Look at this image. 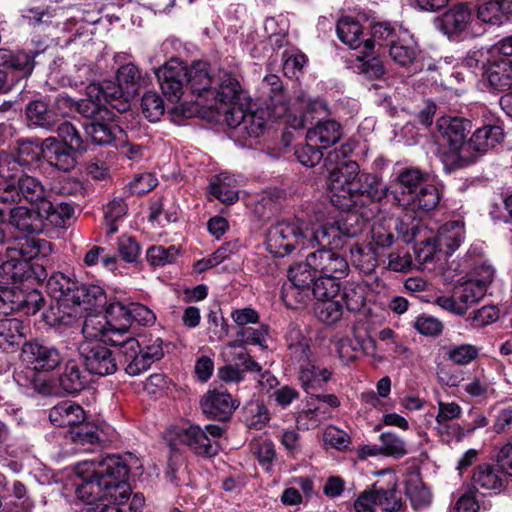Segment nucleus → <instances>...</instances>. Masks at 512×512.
Here are the masks:
<instances>
[{
  "mask_svg": "<svg viewBox=\"0 0 512 512\" xmlns=\"http://www.w3.org/2000/svg\"><path fill=\"white\" fill-rule=\"evenodd\" d=\"M406 496L414 509L418 510L430 504L431 494L420 480L419 474L410 475L405 486Z\"/></svg>",
  "mask_w": 512,
  "mask_h": 512,
  "instance_id": "obj_49",
  "label": "nucleus"
},
{
  "mask_svg": "<svg viewBox=\"0 0 512 512\" xmlns=\"http://www.w3.org/2000/svg\"><path fill=\"white\" fill-rule=\"evenodd\" d=\"M317 275L319 274L314 269V264L310 261V253L306 256L304 262L296 263L288 270L289 281L300 288L311 287Z\"/></svg>",
  "mask_w": 512,
  "mask_h": 512,
  "instance_id": "obj_48",
  "label": "nucleus"
},
{
  "mask_svg": "<svg viewBox=\"0 0 512 512\" xmlns=\"http://www.w3.org/2000/svg\"><path fill=\"white\" fill-rule=\"evenodd\" d=\"M106 104H110L113 108L118 104L115 100V94L105 86L99 84H90L86 88V97L79 101H74L68 95L60 94L55 99V105L58 110L72 109L81 114L83 117L92 120H111L113 113Z\"/></svg>",
  "mask_w": 512,
  "mask_h": 512,
  "instance_id": "obj_5",
  "label": "nucleus"
},
{
  "mask_svg": "<svg viewBox=\"0 0 512 512\" xmlns=\"http://www.w3.org/2000/svg\"><path fill=\"white\" fill-rule=\"evenodd\" d=\"M223 432V428L218 425L209 424L205 429L198 425H190L179 432L178 437L180 442L187 445L195 454L212 457L218 453V439Z\"/></svg>",
  "mask_w": 512,
  "mask_h": 512,
  "instance_id": "obj_10",
  "label": "nucleus"
},
{
  "mask_svg": "<svg viewBox=\"0 0 512 512\" xmlns=\"http://www.w3.org/2000/svg\"><path fill=\"white\" fill-rule=\"evenodd\" d=\"M49 420L57 427H76L85 420V412L81 406L63 401L49 411Z\"/></svg>",
  "mask_w": 512,
  "mask_h": 512,
  "instance_id": "obj_32",
  "label": "nucleus"
},
{
  "mask_svg": "<svg viewBox=\"0 0 512 512\" xmlns=\"http://www.w3.org/2000/svg\"><path fill=\"white\" fill-rule=\"evenodd\" d=\"M351 151L350 146L342 145L339 149L330 152L327 157L330 163L337 162L329 173L330 201L336 208L347 211H351L349 197L355 191L361 175L359 165L355 161H340V158H346Z\"/></svg>",
  "mask_w": 512,
  "mask_h": 512,
  "instance_id": "obj_4",
  "label": "nucleus"
},
{
  "mask_svg": "<svg viewBox=\"0 0 512 512\" xmlns=\"http://www.w3.org/2000/svg\"><path fill=\"white\" fill-rule=\"evenodd\" d=\"M314 313L320 321L333 324L341 319L343 309L339 301L330 299L317 302L314 306Z\"/></svg>",
  "mask_w": 512,
  "mask_h": 512,
  "instance_id": "obj_59",
  "label": "nucleus"
},
{
  "mask_svg": "<svg viewBox=\"0 0 512 512\" xmlns=\"http://www.w3.org/2000/svg\"><path fill=\"white\" fill-rule=\"evenodd\" d=\"M351 210L368 207L385 201L390 204V186L384 184L376 174L363 173L358 178L355 191L350 194Z\"/></svg>",
  "mask_w": 512,
  "mask_h": 512,
  "instance_id": "obj_12",
  "label": "nucleus"
},
{
  "mask_svg": "<svg viewBox=\"0 0 512 512\" xmlns=\"http://www.w3.org/2000/svg\"><path fill=\"white\" fill-rule=\"evenodd\" d=\"M78 152L62 144L55 137L44 139V160L55 169L70 172L77 164Z\"/></svg>",
  "mask_w": 512,
  "mask_h": 512,
  "instance_id": "obj_23",
  "label": "nucleus"
},
{
  "mask_svg": "<svg viewBox=\"0 0 512 512\" xmlns=\"http://www.w3.org/2000/svg\"><path fill=\"white\" fill-rule=\"evenodd\" d=\"M263 85L267 87V107L274 118H281L288 112V101L279 76L270 74L264 77Z\"/></svg>",
  "mask_w": 512,
  "mask_h": 512,
  "instance_id": "obj_34",
  "label": "nucleus"
},
{
  "mask_svg": "<svg viewBox=\"0 0 512 512\" xmlns=\"http://www.w3.org/2000/svg\"><path fill=\"white\" fill-rule=\"evenodd\" d=\"M417 55L418 50L416 44L408 34L407 36L403 35L389 49V56L391 59L402 67H410L416 60Z\"/></svg>",
  "mask_w": 512,
  "mask_h": 512,
  "instance_id": "obj_43",
  "label": "nucleus"
},
{
  "mask_svg": "<svg viewBox=\"0 0 512 512\" xmlns=\"http://www.w3.org/2000/svg\"><path fill=\"white\" fill-rule=\"evenodd\" d=\"M322 148L318 144L308 142L295 148V157L306 167H314L323 158Z\"/></svg>",
  "mask_w": 512,
  "mask_h": 512,
  "instance_id": "obj_62",
  "label": "nucleus"
},
{
  "mask_svg": "<svg viewBox=\"0 0 512 512\" xmlns=\"http://www.w3.org/2000/svg\"><path fill=\"white\" fill-rule=\"evenodd\" d=\"M23 168L38 165L44 159V140L26 138L15 142L11 153Z\"/></svg>",
  "mask_w": 512,
  "mask_h": 512,
  "instance_id": "obj_29",
  "label": "nucleus"
},
{
  "mask_svg": "<svg viewBox=\"0 0 512 512\" xmlns=\"http://www.w3.org/2000/svg\"><path fill=\"white\" fill-rule=\"evenodd\" d=\"M246 413L250 428L262 429L270 420L268 409L259 401L249 403L246 407Z\"/></svg>",
  "mask_w": 512,
  "mask_h": 512,
  "instance_id": "obj_64",
  "label": "nucleus"
},
{
  "mask_svg": "<svg viewBox=\"0 0 512 512\" xmlns=\"http://www.w3.org/2000/svg\"><path fill=\"white\" fill-rule=\"evenodd\" d=\"M0 197L7 198L10 203H21L25 201L32 207H39L43 212L50 209L58 210V207L70 205L67 202H52L50 192L44 184L36 177L27 174H20L16 181L5 184Z\"/></svg>",
  "mask_w": 512,
  "mask_h": 512,
  "instance_id": "obj_6",
  "label": "nucleus"
},
{
  "mask_svg": "<svg viewBox=\"0 0 512 512\" xmlns=\"http://www.w3.org/2000/svg\"><path fill=\"white\" fill-rule=\"evenodd\" d=\"M67 112L58 110L56 105L51 106L42 99L30 101L25 107L26 119L29 126L54 131L61 117Z\"/></svg>",
  "mask_w": 512,
  "mask_h": 512,
  "instance_id": "obj_19",
  "label": "nucleus"
},
{
  "mask_svg": "<svg viewBox=\"0 0 512 512\" xmlns=\"http://www.w3.org/2000/svg\"><path fill=\"white\" fill-rule=\"evenodd\" d=\"M483 288L466 280L453 287L451 295H440L434 302L440 308L456 315L463 316L483 298Z\"/></svg>",
  "mask_w": 512,
  "mask_h": 512,
  "instance_id": "obj_11",
  "label": "nucleus"
},
{
  "mask_svg": "<svg viewBox=\"0 0 512 512\" xmlns=\"http://www.w3.org/2000/svg\"><path fill=\"white\" fill-rule=\"evenodd\" d=\"M427 174L415 167L401 168L389 183L390 205L402 209L422 186Z\"/></svg>",
  "mask_w": 512,
  "mask_h": 512,
  "instance_id": "obj_9",
  "label": "nucleus"
},
{
  "mask_svg": "<svg viewBox=\"0 0 512 512\" xmlns=\"http://www.w3.org/2000/svg\"><path fill=\"white\" fill-rule=\"evenodd\" d=\"M21 357L25 363L32 366L33 371H52L62 361L58 349L37 341L24 343ZM32 373L35 375V372Z\"/></svg>",
  "mask_w": 512,
  "mask_h": 512,
  "instance_id": "obj_17",
  "label": "nucleus"
},
{
  "mask_svg": "<svg viewBox=\"0 0 512 512\" xmlns=\"http://www.w3.org/2000/svg\"><path fill=\"white\" fill-rule=\"evenodd\" d=\"M35 56L25 51L0 48V70L16 76L17 80L28 78L35 67Z\"/></svg>",
  "mask_w": 512,
  "mask_h": 512,
  "instance_id": "obj_25",
  "label": "nucleus"
},
{
  "mask_svg": "<svg viewBox=\"0 0 512 512\" xmlns=\"http://www.w3.org/2000/svg\"><path fill=\"white\" fill-rule=\"evenodd\" d=\"M489 87L496 92H505L512 87V61L508 58L493 60L485 70Z\"/></svg>",
  "mask_w": 512,
  "mask_h": 512,
  "instance_id": "obj_30",
  "label": "nucleus"
},
{
  "mask_svg": "<svg viewBox=\"0 0 512 512\" xmlns=\"http://www.w3.org/2000/svg\"><path fill=\"white\" fill-rule=\"evenodd\" d=\"M200 404L202 412L207 417L219 421L228 420L239 406V402L221 388L209 390L202 397Z\"/></svg>",
  "mask_w": 512,
  "mask_h": 512,
  "instance_id": "obj_18",
  "label": "nucleus"
},
{
  "mask_svg": "<svg viewBox=\"0 0 512 512\" xmlns=\"http://www.w3.org/2000/svg\"><path fill=\"white\" fill-rule=\"evenodd\" d=\"M74 214L72 205H63L58 210L50 209L43 212L39 207L29 208L10 203L7 198L0 197V221L24 234H40L47 226L62 228Z\"/></svg>",
  "mask_w": 512,
  "mask_h": 512,
  "instance_id": "obj_3",
  "label": "nucleus"
},
{
  "mask_svg": "<svg viewBox=\"0 0 512 512\" xmlns=\"http://www.w3.org/2000/svg\"><path fill=\"white\" fill-rule=\"evenodd\" d=\"M338 278L319 275L313 282L311 292L318 302L333 299L340 291Z\"/></svg>",
  "mask_w": 512,
  "mask_h": 512,
  "instance_id": "obj_55",
  "label": "nucleus"
},
{
  "mask_svg": "<svg viewBox=\"0 0 512 512\" xmlns=\"http://www.w3.org/2000/svg\"><path fill=\"white\" fill-rule=\"evenodd\" d=\"M498 318L499 310L495 306L487 305L473 311L465 321L473 328H480L494 323Z\"/></svg>",
  "mask_w": 512,
  "mask_h": 512,
  "instance_id": "obj_63",
  "label": "nucleus"
},
{
  "mask_svg": "<svg viewBox=\"0 0 512 512\" xmlns=\"http://www.w3.org/2000/svg\"><path fill=\"white\" fill-rule=\"evenodd\" d=\"M23 337H25V326L22 321L16 318L0 320V346L19 344Z\"/></svg>",
  "mask_w": 512,
  "mask_h": 512,
  "instance_id": "obj_54",
  "label": "nucleus"
},
{
  "mask_svg": "<svg viewBox=\"0 0 512 512\" xmlns=\"http://www.w3.org/2000/svg\"><path fill=\"white\" fill-rule=\"evenodd\" d=\"M382 455L401 458L407 454L405 442L391 432L382 433L379 437Z\"/></svg>",
  "mask_w": 512,
  "mask_h": 512,
  "instance_id": "obj_61",
  "label": "nucleus"
},
{
  "mask_svg": "<svg viewBox=\"0 0 512 512\" xmlns=\"http://www.w3.org/2000/svg\"><path fill=\"white\" fill-rule=\"evenodd\" d=\"M440 198V191L435 185H422L412 196L409 205H405L402 210L416 215L418 213H426L436 208Z\"/></svg>",
  "mask_w": 512,
  "mask_h": 512,
  "instance_id": "obj_35",
  "label": "nucleus"
},
{
  "mask_svg": "<svg viewBox=\"0 0 512 512\" xmlns=\"http://www.w3.org/2000/svg\"><path fill=\"white\" fill-rule=\"evenodd\" d=\"M268 335V326L261 324L259 327H242L236 333L235 341L230 344L231 347L243 348L246 345L264 346Z\"/></svg>",
  "mask_w": 512,
  "mask_h": 512,
  "instance_id": "obj_51",
  "label": "nucleus"
},
{
  "mask_svg": "<svg viewBox=\"0 0 512 512\" xmlns=\"http://www.w3.org/2000/svg\"><path fill=\"white\" fill-rule=\"evenodd\" d=\"M336 32L340 41L351 49L364 48V41L360 38L362 27L354 18L342 17L337 23Z\"/></svg>",
  "mask_w": 512,
  "mask_h": 512,
  "instance_id": "obj_42",
  "label": "nucleus"
},
{
  "mask_svg": "<svg viewBox=\"0 0 512 512\" xmlns=\"http://www.w3.org/2000/svg\"><path fill=\"white\" fill-rule=\"evenodd\" d=\"M141 109L143 115L150 122H157L165 111L163 99L156 92L148 91L141 99Z\"/></svg>",
  "mask_w": 512,
  "mask_h": 512,
  "instance_id": "obj_57",
  "label": "nucleus"
},
{
  "mask_svg": "<svg viewBox=\"0 0 512 512\" xmlns=\"http://www.w3.org/2000/svg\"><path fill=\"white\" fill-rule=\"evenodd\" d=\"M437 127L451 150H461V154H466L467 151L464 150V147L467 144L466 138L471 128L470 121L457 117H441L437 121Z\"/></svg>",
  "mask_w": 512,
  "mask_h": 512,
  "instance_id": "obj_24",
  "label": "nucleus"
},
{
  "mask_svg": "<svg viewBox=\"0 0 512 512\" xmlns=\"http://www.w3.org/2000/svg\"><path fill=\"white\" fill-rule=\"evenodd\" d=\"M245 100V92L237 78L231 73L223 72L218 77L217 87H214L213 92H211L210 100L204 105L209 107L215 106L217 109H220L217 106L218 104H238V102Z\"/></svg>",
  "mask_w": 512,
  "mask_h": 512,
  "instance_id": "obj_20",
  "label": "nucleus"
},
{
  "mask_svg": "<svg viewBox=\"0 0 512 512\" xmlns=\"http://www.w3.org/2000/svg\"><path fill=\"white\" fill-rule=\"evenodd\" d=\"M234 181L227 173H220L209 185L210 194L224 204L235 203L238 192L232 185Z\"/></svg>",
  "mask_w": 512,
  "mask_h": 512,
  "instance_id": "obj_46",
  "label": "nucleus"
},
{
  "mask_svg": "<svg viewBox=\"0 0 512 512\" xmlns=\"http://www.w3.org/2000/svg\"><path fill=\"white\" fill-rule=\"evenodd\" d=\"M472 484L475 489L486 491H500L504 485L501 471L490 464L479 465L473 473Z\"/></svg>",
  "mask_w": 512,
  "mask_h": 512,
  "instance_id": "obj_38",
  "label": "nucleus"
},
{
  "mask_svg": "<svg viewBox=\"0 0 512 512\" xmlns=\"http://www.w3.org/2000/svg\"><path fill=\"white\" fill-rule=\"evenodd\" d=\"M465 229L461 221H451L441 226L435 238V245L439 251L451 255L464 240Z\"/></svg>",
  "mask_w": 512,
  "mask_h": 512,
  "instance_id": "obj_33",
  "label": "nucleus"
},
{
  "mask_svg": "<svg viewBox=\"0 0 512 512\" xmlns=\"http://www.w3.org/2000/svg\"><path fill=\"white\" fill-rule=\"evenodd\" d=\"M372 492L376 498V503L386 512H399L403 507V501L400 492L397 490L395 480L386 484L377 481L372 485Z\"/></svg>",
  "mask_w": 512,
  "mask_h": 512,
  "instance_id": "obj_36",
  "label": "nucleus"
},
{
  "mask_svg": "<svg viewBox=\"0 0 512 512\" xmlns=\"http://www.w3.org/2000/svg\"><path fill=\"white\" fill-rule=\"evenodd\" d=\"M58 382L64 393L75 394L84 389L87 378L81 371L79 364L75 360H69L59 375Z\"/></svg>",
  "mask_w": 512,
  "mask_h": 512,
  "instance_id": "obj_39",
  "label": "nucleus"
},
{
  "mask_svg": "<svg viewBox=\"0 0 512 512\" xmlns=\"http://www.w3.org/2000/svg\"><path fill=\"white\" fill-rule=\"evenodd\" d=\"M163 94L171 102H178L186 85V66L177 59H171L155 70Z\"/></svg>",
  "mask_w": 512,
  "mask_h": 512,
  "instance_id": "obj_15",
  "label": "nucleus"
},
{
  "mask_svg": "<svg viewBox=\"0 0 512 512\" xmlns=\"http://www.w3.org/2000/svg\"><path fill=\"white\" fill-rule=\"evenodd\" d=\"M366 289L361 283L347 282L343 288L342 299L348 311L358 312L364 306Z\"/></svg>",
  "mask_w": 512,
  "mask_h": 512,
  "instance_id": "obj_56",
  "label": "nucleus"
},
{
  "mask_svg": "<svg viewBox=\"0 0 512 512\" xmlns=\"http://www.w3.org/2000/svg\"><path fill=\"white\" fill-rule=\"evenodd\" d=\"M127 213V205L121 198H115L110 201L104 209V219L107 226V235H112L118 231L116 222Z\"/></svg>",
  "mask_w": 512,
  "mask_h": 512,
  "instance_id": "obj_58",
  "label": "nucleus"
},
{
  "mask_svg": "<svg viewBox=\"0 0 512 512\" xmlns=\"http://www.w3.org/2000/svg\"><path fill=\"white\" fill-rule=\"evenodd\" d=\"M342 136V127L335 120L318 121L313 128L308 129L306 139L308 142L318 144L326 149L336 144Z\"/></svg>",
  "mask_w": 512,
  "mask_h": 512,
  "instance_id": "obj_31",
  "label": "nucleus"
},
{
  "mask_svg": "<svg viewBox=\"0 0 512 512\" xmlns=\"http://www.w3.org/2000/svg\"><path fill=\"white\" fill-rule=\"evenodd\" d=\"M241 248V244L238 240L229 241L219 247L212 255L208 258L199 260L195 264V270L199 273L210 269L225 259L229 258L230 255L237 253Z\"/></svg>",
  "mask_w": 512,
  "mask_h": 512,
  "instance_id": "obj_53",
  "label": "nucleus"
},
{
  "mask_svg": "<svg viewBox=\"0 0 512 512\" xmlns=\"http://www.w3.org/2000/svg\"><path fill=\"white\" fill-rule=\"evenodd\" d=\"M376 349V342L371 337L364 339L343 338L338 342L339 357L345 362L354 361L361 350L366 355H372Z\"/></svg>",
  "mask_w": 512,
  "mask_h": 512,
  "instance_id": "obj_40",
  "label": "nucleus"
},
{
  "mask_svg": "<svg viewBox=\"0 0 512 512\" xmlns=\"http://www.w3.org/2000/svg\"><path fill=\"white\" fill-rule=\"evenodd\" d=\"M306 249H331L337 250L344 245L334 223L324 224L318 228L305 222Z\"/></svg>",
  "mask_w": 512,
  "mask_h": 512,
  "instance_id": "obj_26",
  "label": "nucleus"
},
{
  "mask_svg": "<svg viewBox=\"0 0 512 512\" xmlns=\"http://www.w3.org/2000/svg\"><path fill=\"white\" fill-rule=\"evenodd\" d=\"M129 470L125 459L114 454L79 463L75 469L80 480L75 484L77 499L95 505L99 512H142L144 496L135 493L130 498Z\"/></svg>",
  "mask_w": 512,
  "mask_h": 512,
  "instance_id": "obj_1",
  "label": "nucleus"
},
{
  "mask_svg": "<svg viewBox=\"0 0 512 512\" xmlns=\"http://www.w3.org/2000/svg\"><path fill=\"white\" fill-rule=\"evenodd\" d=\"M141 73L132 63L122 65L117 72V85L107 84L111 94H115L118 104L114 108L125 111L129 107V100L134 97L140 86Z\"/></svg>",
  "mask_w": 512,
  "mask_h": 512,
  "instance_id": "obj_14",
  "label": "nucleus"
},
{
  "mask_svg": "<svg viewBox=\"0 0 512 512\" xmlns=\"http://www.w3.org/2000/svg\"><path fill=\"white\" fill-rule=\"evenodd\" d=\"M78 351L88 372L106 376L117 371L116 359L103 342L83 340L78 346Z\"/></svg>",
  "mask_w": 512,
  "mask_h": 512,
  "instance_id": "obj_13",
  "label": "nucleus"
},
{
  "mask_svg": "<svg viewBox=\"0 0 512 512\" xmlns=\"http://www.w3.org/2000/svg\"><path fill=\"white\" fill-rule=\"evenodd\" d=\"M61 143L67 145L69 148L83 154L88 149L87 140L81 135L80 131L75 125L68 121L59 122L55 127Z\"/></svg>",
  "mask_w": 512,
  "mask_h": 512,
  "instance_id": "obj_47",
  "label": "nucleus"
},
{
  "mask_svg": "<svg viewBox=\"0 0 512 512\" xmlns=\"http://www.w3.org/2000/svg\"><path fill=\"white\" fill-rule=\"evenodd\" d=\"M472 20V7L467 2H460L450 7L437 20V27L445 35H458L465 31Z\"/></svg>",
  "mask_w": 512,
  "mask_h": 512,
  "instance_id": "obj_22",
  "label": "nucleus"
},
{
  "mask_svg": "<svg viewBox=\"0 0 512 512\" xmlns=\"http://www.w3.org/2000/svg\"><path fill=\"white\" fill-rule=\"evenodd\" d=\"M332 372L327 368H319L311 361L301 365L299 370V381L303 389L310 393V390L330 380Z\"/></svg>",
  "mask_w": 512,
  "mask_h": 512,
  "instance_id": "obj_44",
  "label": "nucleus"
},
{
  "mask_svg": "<svg viewBox=\"0 0 512 512\" xmlns=\"http://www.w3.org/2000/svg\"><path fill=\"white\" fill-rule=\"evenodd\" d=\"M305 221L283 220L271 225L266 232V250L275 257H284L306 249Z\"/></svg>",
  "mask_w": 512,
  "mask_h": 512,
  "instance_id": "obj_7",
  "label": "nucleus"
},
{
  "mask_svg": "<svg viewBox=\"0 0 512 512\" xmlns=\"http://www.w3.org/2000/svg\"><path fill=\"white\" fill-rule=\"evenodd\" d=\"M8 259L4 261L2 259V266L5 272L9 273L17 267V264H21L24 261L26 264L29 261H39L48 257L52 252L51 243L45 239L37 238H23L15 240L6 249Z\"/></svg>",
  "mask_w": 512,
  "mask_h": 512,
  "instance_id": "obj_8",
  "label": "nucleus"
},
{
  "mask_svg": "<svg viewBox=\"0 0 512 512\" xmlns=\"http://www.w3.org/2000/svg\"><path fill=\"white\" fill-rule=\"evenodd\" d=\"M66 437L80 451H90L100 443L98 427L90 422H82L68 430Z\"/></svg>",
  "mask_w": 512,
  "mask_h": 512,
  "instance_id": "obj_37",
  "label": "nucleus"
},
{
  "mask_svg": "<svg viewBox=\"0 0 512 512\" xmlns=\"http://www.w3.org/2000/svg\"><path fill=\"white\" fill-rule=\"evenodd\" d=\"M310 261L319 275L341 279L348 274L347 260L331 249H316L310 252Z\"/></svg>",
  "mask_w": 512,
  "mask_h": 512,
  "instance_id": "obj_21",
  "label": "nucleus"
},
{
  "mask_svg": "<svg viewBox=\"0 0 512 512\" xmlns=\"http://www.w3.org/2000/svg\"><path fill=\"white\" fill-rule=\"evenodd\" d=\"M478 18L494 25L502 24L504 18H507L506 12L502 9L501 0H489L478 7Z\"/></svg>",
  "mask_w": 512,
  "mask_h": 512,
  "instance_id": "obj_60",
  "label": "nucleus"
},
{
  "mask_svg": "<svg viewBox=\"0 0 512 512\" xmlns=\"http://www.w3.org/2000/svg\"><path fill=\"white\" fill-rule=\"evenodd\" d=\"M503 137V129L498 125H486L478 128L464 147L467 153L476 152L477 155L460 154L463 165L475 162L479 156L498 145Z\"/></svg>",
  "mask_w": 512,
  "mask_h": 512,
  "instance_id": "obj_16",
  "label": "nucleus"
},
{
  "mask_svg": "<svg viewBox=\"0 0 512 512\" xmlns=\"http://www.w3.org/2000/svg\"><path fill=\"white\" fill-rule=\"evenodd\" d=\"M112 323L100 315H88L82 326L84 340L103 342Z\"/></svg>",
  "mask_w": 512,
  "mask_h": 512,
  "instance_id": "obj_52",
  "label": "nucleus"
},
{
  "mask_svg": "<svg viewBox=\"0 0 512 512\" xmlns=\"http://www.w3.org/2000/svg\"><path fill=\"white\" fill-rule=\"evenodd\" d=\"M326 112V104L323 100L315 99L309 100L305 106L304 111L300 115L291 114L288 115L287 123L289 127L294 130H300L306 128L309 124H312L314 120V113L321 114Z\"/></svg>",
  "mask_w": 512,
  "mask_h": 512,
  "instance_id": "obj_50",
  "label": "nucleus"
},
{
  "mask_svg": "<svg viewBox=\"0 0 512 512\" xmlns=\"http://www.w3.org/2000/svg\"><path fill=\"white\" fill-rule=\"evenodd\" d=\"M85 134L94 144L108 145L115 139L118 127L111 120H92L83 125Z\"/></svg>",
  "mask_w": 512,
  "mask_h": 512,
  "instance_id": "obj_41",
  "label": "nucleus"
},
{
  "mask_svg": "<svg viewBox=\"0 0 512 512\" xmlns=\"http://www.w3.org/2000/svg\"><path fill=\"white\" fill-rule=\"evenodd\" d=\"M403 35L407 36V31L396 24L390 22L375 23L371 27V39L364 41V50L361 53L365 56H369L375 43L379 46H388L390 48Z\"/></svg>",
  "mask_w": 512,
  "mask_h": 512,
  "instance_id": "obj_28",
  "label": "nucleus"
},
{
  "mask_svg": "<svg viewBox=\"0 0 512 512\" xmlns=\"http://www.w3.org/2000/svg\"><path fill=\"white\" fill-rule=\"evenodd\" d=\"M350 257L352 264L364 274H371L377 267V254L370 245H352Z\"/></svg>",
  "mask_w": 512,
  "mask_h": 512,
  "instance_id": "obj_45",
  "label": "nucleus"
},
{
  "mask_svg": "<svg viewBox=\"0 0 512 512\" xmlns=\"http://www.w3.org/2000/svg\"><path fill=\"white\" fill-rule=\"evenodd\" d=\"M214 82L216 80L210 75L209 65L206 62L197 61L190 68L186 67V86L198 98H204L206 103L210 100Z\"/></svg>",
  "mask_w": 512,
  "mask_h": 512,
  "instance_id": "obj_27",
  "label": "nucleus"
},
{
  "mask_svg": "<svg viewBox=\"0 0 512 512\" xmlns=\"http://www.w3.org/2000/svg\"><path fill=\"white\" fill-rule=\"evenodd\" d=\"M46 289L58 303V314L53 312L54 318L50 320L54 325H69L75 318L74 309L81 305L88 310L105 304V294L100 286L80 283L61 272L48 278Z\"/></svg>",
  "mask_w": 512,
  "mask_h": 512,
  "instance_id": "obj_2",
  "label": "nucleus"
}]
</instances>
